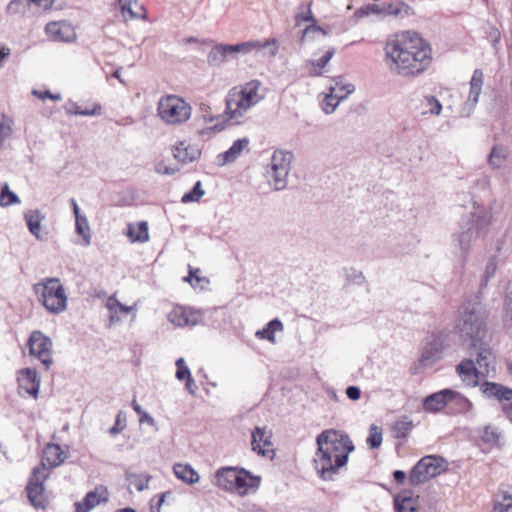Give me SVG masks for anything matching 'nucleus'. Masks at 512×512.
<instances>
[{
  "label": "nucleus",
  "mask_w": 512,
  "mask_h": 512,
  "mask_svg": "<svg viewBox=\"0 0 512 512\" xmlns=\"http://www.w3.org/2000/svg\"><path fill=\"white\" fill-rule=\"evenodd\" d=\"M505 311H506V318H509V320L512 322V291H510L506 296Z\"/></svg>",
  "instance_id": "obj_64"
},
{
  "label": "nucleus",
  "mask_w": 512,
  "mask_h": 512,
  "mask_svg": "<svg viewBox=\"0 0 512 512\" xmlns=\"http://www.w3.org/2000/svg\"><path fill=\"white\" fill-rule=\"evenodd\" d=\"M290 170L291 167L267 170L268 181L275 191H281L287 187Z\"/></svg>",
  "instance_id": "obj_27"
},
{
  "label": "nucleus",
  "mask_w": 512,
  "mask_h": 512,
  "mask_svg": "<svg viewBox=\"0 0 512 512\" xmlns=\"http://www.w3.org/2000/svg\"><path fill=\"white\" fill-rule=\"evenodd\" d=\"M382 430L375 424H372L369 428V436L366 439L367 445L371 449H377L382 443Z\"/></svg>",
  "instance_id": "obj_48"
},
{
  "label": "nucleus",
  "mask_w": 512,
  "mask_h": 512,
  "mask_svg": "<svg viewBox=\"0 0 512 512\" xmlns=\"http://www.w3.org/2000/svg\"><path fill=\"white\" fill-rule=\"evenodd\" d=\"M20 387L25 390L26 393L36 398L40 390V379L38 377L36 369L24 368L20 371L18 378Z\"/></svg>",
  "instance_id": "obj_18"
},
{
  "label": "nucleus",
  "mask_w": 512,
  "mask_h": 512,
  "mask_svg": "<svg viewBox=\"0 0 512 512\" xmlns=\"http://www.w3.org/2000/svg\"><path fill=\"white\" fill-rule=\"evenodd\" d=\"M52 340L39 330L30 334L28 339L29 353L36 357L49 370L53 364L52 359Z\"/></svg>",
  "instance_id": "obj_11"
},
{
  "label": "nucleus",
  "mask_w": 512,
  "mask_h": 512,
  "mask_svg": "<svg viewBox=\"0 0 512 512\" xmlns=\"http://www.w3.org/2000/svg\"><path fill=\"white\" fill-rule=\"evenodd\" d=\"M495 272H496V263L493 260H491L487 263V265L485 267V272H484L483 280L481 282V287L487 285L489 279L495 275Z\"/></svg>",
  "instance_id": "obj_57"
},
{
  "label": "nucleus",
  "mask_w": 512,
  "mask_h": 512,
  "mask_svg": "<svg viewBox=\"0 0 512 512\" xmlns=\"http://www.w3.org/2000/svg\"><path fill=\"white\" fill-rule=\"evenodd\" d=\"M269 49L268 55L271 57L276 56L278 53V42L275 38L266 39V40H250L245 41L238 44H228L227 49H229L230 56L235 54L246 55L251 53L252 51H262L265 49Z\"/></svg>",
  "instance_id": "obj_12"
},
{
  "label": "nucleus",
  "mask_w": 512,
  "mask_h": 512,
  "mask_svg": "<svg viewBox=\"0 0 512 512\" xmlns=\"http://www.w3.org/2000/svg\"><path fill=\"white\" fill-rule=\"evenodd\" d=\"M341 101L336 99V94H327L322 105L324 113H333Z\"/></svg>",
  "instance_id": "obj_54"
},
{
  "label": "nucleus",
  "mask_w": 512,
  "mask_h": 512,
  "mask_svg": "<svg viewBox=\"0 0 512 512\" xmlns=\"http://www.w3.org/2000/svg\"><path fill=\"white\" fill-rule=\"evenodd\" d=\"M317 451L313 459L319 478L333 481L355 450L349 435L341 430L327 429L316 437Z\"/></svg>",
  "instance_id": "obj_2"
},
{
  "label": "nucleus",
  "mask_w": 512,
  "mask_h": 512,
  "mask_svg": "<svg viewBox=\"0 0 512 512\" xmlns=\"http://www.w3.org/2000/svg\"><path fill=\"white\" fill-rule=\"evenodd\" d=\"M293 153L290 151L275 150L269 164V170L291 167Z\"/></svg>",
  "instance_id": "obj_33"
},
{
  "label": "nucleus",
  "mask_w": 512,
  "mask_h": 512,
  "mask_svg": "<svg viewBox=\"0 0 512 512\" xmlns=\"http://www.w3.org/2000/svg\"><path fill=\"white\" fill-rule=\"evenodd\" d=\"M480 390L486 398L499 402L501 404L502 412L503 406L512 403V388L500 383L484 381L480 385Z\"/></svg>",
  "instance_id": "obj_14"
},
{
  "label": "nucleus",
  "mask_w": 512,
  "mask_h": 512,
  "mask_svg": "<svg viewBox=\"0 0 512 512\" xmlns=\"http://www.w3.org/2000/svg\"><path fill=\"white\" fill-rule=\"evenodd\" d=\"M495 512H512V487L500 489L494 503Z\"/></svg>",
  "instance_id": "obj_35"
},
{
  "label": "nucleus",
  "mask_w": 512,
  "mask_h": 512,
  "mask_svg": "<svg viewBox=\"0 0 512 512\" xmlns=\"http://www.w3.org/2000/svg\"><path fill=\"white\" fill-rule=\"evenodd\" d=\"M132 408L139 415L140 423H148L151 426H155L154 418L149 413L144 411L136 400L132 401Z\"/></svg>",
  "instance_id": "obj_53"
},
{
  "label": "nucleus",
  "mask_w": 512,
  "mask_h": 512,
  "mask_svg": "<svg viewBox=\"0 0 512 512\" xmlns=\"http://www.w3.org/2000/svg\"><path fill=\"white\" fill-rule=\"evenodd\" d=\"M508 155L509 151L506 146L501 144L494 145L487 159L489 166L494 170L503 168L506 164Z\"/></svg>",
  "instance_id": "obj_26"
},
{
  "label": "nucleus",
  "mask_w": 512,
  "mask_h": 512,
  "mask_svg": "<svg viewBox=\"0 0 512 512\" xmlns=\"http://www.w3.org/2000/svg\"><path fill=\"white\" fill-rule=\"evenodd\" d=\"M43 453L42 462H47L50 467H57L64 462L63 451L58 444H47Z\"/></svg>",
  "instance_id": "obj_28"
},
{
  "label": "nucleus",
  "mask_w": 512,
  "mask_h": 512,
  "mask_svg": "<svg viewBox=\"0 0 512 512\" xmlns=\"http://www.w3.org/2000/svg\"><path fill=\"white\" fill-rule=\"evenodd\" d=\"M501 438V432L492 425H486L480 433L481 441L489 448L499 447Z\"/></svg>",
  "instance_id": "obj_34"
},
{
  "label": "nucleus",
  "mask_w": 512,
  "mask_h": 512,
  "mask_svg": "<svg viewBox=\"0 0 512 512\" xmlns=\"http://www.w3.org/2000/svg\"><path fill=\"white\" fill-rule=\"evenodd\" d=\"M65 112L69 115L98 116L101 114V105L95 104L92 109H80L76 102L68 101L64 106Z\"/></svg>",
  "instance_id": "obj_38"
},
{
  "label": "nucleus",
  "mask_w": 512,
  "mask_h": 512,
  "mask_svg": "<svg viewBox=\"0 0 512 512\" xmlns=\"http://www.w3.org/2000/svg\"><path fill=\"white\" fill-rule=\"evenodd\" d=\"M201 151L195 145H188L180 142L173 150V156L179 162L186 164L195 161L200 157Z\"/></svg>",
  "instance_id": "obj_23"
},
{
  "label": "nucleus",
  "mask_w": 512,
  "mask_h": 512,
  "mask_svg": "<svg viewBox=\"0 0 512 512\" xmlns=\"http://www.w3.org/2000/svg\"><path fill=\"white\" fill-rule=\"evenodd\" d=\"M249 144L250 140L247 137L234 141L227 151L219 155L222 158L221 165L234 162L248 148Z\"/></svg>",
  "instance_id": "obj_25"
},
{
  "label": "nucleus",
  "mask_w": 512,
  "mask_h": 512,
  "mask_svg": "<svg viewBox=\"0 0 512 512\" xmlns=\"http://www.w3.org/2000/svg\"><path fill=\"white\" fill-rule=\"evenodd\" d=\"M386 57L391 70L402 76H414L426 70L432 62L429 43L417 32L407 31L387 42Z\"/></svg>",
  "instance_id": "obj_1"
},
{
  "label": "nucleus",
  "mask_w": 512,
  "mask_h": 512,
  "mask_svg": "<svg viewBox=\"0 0 512 512\" xmlns=\"http://www.w3.org/2000/svg\"><path fill=\"white\" fill-rule=\"evenodd\" d=\"M48 478L46 463L41 462L40 465L33 468L28 483L44 485L45 480Z\"/></svg>",
  "instance_id": "obj_47"
},
{
  "label": "nucleus",
  "mask_w": 512,
  "mask_h": 512,
  "mask_svg": "<svg viewBox=\"0 0 512 512\" xmlns=\"http://www.w3.org/2000/svg\"><path fill=\"white\" fill-rule=\"evenodd\" d=\"M456 372L462 381L470 387L479 384V376L484 377V373L480 372L472 359H464L456 366Z\"/></svg>",
  "instance_id": "obj_16"
},
{
  "label": "nucleus",
  "mask_w": 512,
  "mask_h": 512,
  "mask_svg": "<svg viewBox=\"0 0 512 512\" xmlns=\"http://www.w3.org/2000/svg\"><path fill=\"white\" fill-rule=\"evenodd\" d=\"M20 203L19 197L16 195V193L12 192L8 185L5 184L2 187L1 195H0V204L3 207L10 206L13 204Z\"/></svg>",
  "instance_id": "obj_51"
},
{
  "label": "nucleus",
  "mask_w": 512,
  "mask_h": 512,
  "mask_svg": "<svg viewBox=\"0 0 512 512\" xmlns=\"http://www.w3.org/2000/svg\"><path fill=\"white\" fill-rule=\"evenodd\" d=\"M333 82L334 84L330 86V94H336V99L338 100H344L355 91V86L351 83H346L342 76L335 77Z\"/></svg>",
  "instance_id": "obj_31"
},
{
  "label": "nucleus",
  "mask_w": 512,
  "mask_h": 512,
  "mask_svg": "<svg viewBox=\"0 0 512 512\" xmlns=\"http://www.w3.org/2000/svg\"><path fill=\"white\" fill-rule=\"evenodd\" d=\"M137 481L134 483L138 491H143L148 488L151 476L149 475H135Z\"/></svg>",
  "instance_id": "obj_59"
},
{
  "label": "nucleus",
  "mask_w": 512,
  "mask_h": 512,
  "mask_svg": "<svg viewBox=\"0 0 512 512\" xmlns=\"http://www.w3.org/2000/svg\"><path fill=\"white\" fill-rule=\"evenodd\" d=\"M396 512H418V497L411 490H403L394 498Z\"/></svg>",
  "instance_id": "obj_21"
},
{
  "label": "nucleus",
  "mask_w": 512,
  "mask_h": 512,
  "mask_svg": "<svg viewBox=\"0 0 512 512\" xmlns=\"http://www.w3.org/2000/svg\"><path fill=\"white\" fill-rule=\"evenodd\" d=\"M413 428L412 420L409 417L404 416L397 420L392 426V432L395 438L402 439L406 438Z\"/></svg>",
  "instance_id": "obj_40"
},
{
  "label": "nucleus",
  "mask_w": 512,
  "mask_h": 512,
  "mask_svg": "<svg viewBox=\"0 0 512 512\" xmlns=\"http://www.w3.org/2000/svg\"><path fill=\"white\" fill-rule=\"evenodd\" d=\"M487 318L488 312L480 302L464 303L460 308L456 325L462 341L469 343L470 347L481 344L487 333Z\"/></svg>",
  "instance_id": "obj_4"
},
{
  "label": "nucleus",
  "mask_w": 512,
  "mask_h": 512,
  "mask_svg": "<svg viewBox=\"0 0 512 512\" xmlns=\"http://www.w3.org/2000/svg\"><path fill=\"white\" fill-rule=\"evenodd\" d=\"M13 120L9 116L0 113V149L4 142L9 139L13 133Z\"/></svg>",
  "instance_id": "obj_42"
},
{
  "label": "nucleus",
  "mask_w": 512,
  "mask_h": 512,
  "mask_svg": "<svg viewBox=\"0 0 512 512\" xmlns=\"http://www.w3.org/2000/svg\"><path fill=\"white\" fill-rule=\"evenodd\" d=\"M33 94L35 96H37L39 99L49 98V99L54 100V101H59L62 98L59 93L53 94L49 90H46L44 92H41V91H38V90H33Z\"/></svg>",
  "instance_id": "obj_60"
},
{
  "label": "nucleus",
  "mask_w": 512,
  "mask_h": 512,
  "mask_svg": "<svg viewBox=\"0 0 512 512\" xmlns=\"http://www.w3.org/2000/svg\"><path fill=\"white\" fill-rule=\"evenodd\" d=\"M444 336L442 333L433 334L422 348L420 365L431 367L443 357Z\"/></svg>",
  "instance_id": "obj_13"
},
{
  "label": "nucleus",
  "mask_w": 512,
  "mask_h": 512,
  "mask_svg": "<svg viewBox=\"0 0 512 512\" xmlns=\"http://www.w3.org/2000/svg\"><path fill=\"white\" fill-rule=\"evenodd\" d=\"M204 190L202 189V183L201 181H197L192 190L185 193L182 198L181 202L184 204L190 203V202H197L200 200V198L204 195Z\"/></svg>",
  "instance_id": "obj_49"
},
{
  "label": "nucleus",
  "mask_w": 512,
  "mask_h": 512,
  "mask_svg": "<svg viewBox=\"0 0 512 512\" xmlns=\"http://www.w3.org/2000/svg\"><path fill=\"white\" fill-rule=\"evenodd\" d=\"M414 14V9L407 3L401 0L393 1L392 17L404 19Z\"/></svg>",
  "instance_id": "obj_46"
},
{
  "label": "nucleus",
  "mask_w": 512,
  "mask_h": 512,
  "mask_svg": "<svg viewBox=\"0 0 512 512\" xmlns=\"http://www.w3.org/2000/svg\"><path fill=\"white\" fill-rule=\"evenodd\" d=\"M119 4L121 6L122 13H128L130 18H135L136 14L132 9V1L131 0H119Z\"/></svg>",
  "instance_id": "obj_61"
},
{
  "label": "nucleus",
  "mask_w": 512,
  "mask_h": 512,
  "mask_svg": "<svg viewBox=\"0 0 512 512\" xmlns=\"http://www.w3.org/2000/svg\"><path fill=\"white\" fill-rule=\"evenodd\" d=\"M490 223V212L483 206L474 203L473 211L462 216L459 222V231L453 236V241L461 255L466 256L477 241L485 236Z\"/></svg>",
  "instance_id": "obj_3"
},
{
  "label": "nucleus",
  "mask_w": 512,
  "mask_h": 512,
  "mask_svg": "<svg viewBox=\"0 0 512 512\" xmlns=\"http://www.w3.org/2000/svg\"><path fill=\"white\" fill-rule=\"evenodd\" d=\"M484 75L482 70L476 69L473 72V75L470 80V91L467 101L464 104L463 111L466 112L467 115L474 109L476 104L478 103L479 96L481 94L482 85H483Z\"/></svg>",
  "instance_id": "obj_17"
},
{
  "label": "nucleus",
  "mask_w": 512,
  "mask_h": 512,
  "mask_svg": "<svg viewBox=\"0 0 512 512\" xmlns=\"http://www.w3.org/2000/svg\"><path fill=\"white\" fill-rule=\"evenodd\" d=\"M175 476L188 484H194L199 481L198 473L189 464L177 463L173 467Z\"/></svg>",
  "instance_id": "obj_32"
},
{
  "label": "nucleus",
  "mask_w": 512,
  "mask_h": 512,
  "mask_svg": "<svg viewBox=\"0 0 512 512\" xmlns=\"http://www.w3.org/2000/svg\"><path fill=\"white\" fill-rule=\"evenodd\" d=\"M271 436L272 433L267 431L266 427H256L252 432V450L261 456L273 453V450L270 449L272 446Z\"/></svg>",
  "instance_id": "obj_15"
},
{
  "label": "nucleus",
  "mask_w": 512,
  "mask_h": 512,
  "mask_svg": "<svg viewBox=\"0 0 512 512\" xmlns=\"http://www.w3.org/2000/svg\"><path fill=\"white\" fill-rule=\"evenodd\" d=\"M456 401L464 410L473 408L472 402L452 389H443L427 396L423 401V408L427 412L441 411L449 401Z\"/></svg>",
  "instance_id": "obj_10"
},
{
  "label": "nucleus",
  "mask_w": 512,
  "mask_h": 512,
  "mask_svg": "<svg viewBox=\"0 0 512 512\" xmlns=\"http://www.w3.org/2000/svg\"><path fill=\"white\" fill-rule=\"evenodd\" d=\"M75 229L76 233L83 238L85 245H89L91 242L90 228L85 215L75 219Z\"/></svg>",
  "instance_id": "obj_44"
},
{
  "label": "nucleus",
  "mask_w": 512,
  "mask_h": 512,
  "mask_svg": "<svg viewBox=\"0 0 512 512\" xmlns=\"http://www.w3.org/2000/svg\"><path fill=\"white\" fill-rule=\"evenodd\" d=\"M28 229L38 240H46L47 233H41V222L43 216L39 210H29L24 215Z\"/></svg>",
  "instance_id": "obj_24"
},
{
  "label": "nucleus",
  "mask_w": 512,
  "mask_h": 512,
  "mask_svg": "<svg viewBox=\"0 0 512 512\" xmlns=\"http://www.w3.org/2000/svg\"><path fill=\"white\" fill-rule=\"evenodd\" d=\"M346 395L350 400L356 401L361 397V390L357 386H348Z\"/></svg>",
  "instance_id": "obj_62"
},
{
  "label": "nucleus",
  "mask_w": 512,
  "mask_h": 512,
  "mask_svg": "<svg viewBox=\"0 0 512 512\" xmlns=\"http://www.w3.org/2000/svg\"><path fill=\"white\" fill-rule=\"evenodd\" d=\"M169 321L179 327L196 325L197 319L191 317L183 307H175L168 315Z\"/></svg>",
  "instance_id": "obj_30"
},
{
  "label": "nucleus",
  "mask_w": 512,
  "mask_h": 512,
  "mask_svg": "<svg viewBox=\"0 0 512 512\" xmlns=\"http://www.w3.org/2000/svg\"><path fill=\"white\" fill-rule=\"evenodd\" d=\"M9 14H22L34 13L32 2L30 0H12L7 6Z\"/></svg>",
  "instance_id": "obj_41"
},
{
  "label": "nucleus",
  "mask_w": 512,
  "mask_h": 512,
  "mask_svg": "<svg viewBox=\"0 0 512 512\" xmlns=\"http://www.w3.org/2000/svg\"><path fill=\"white\" fill-rule=\"evenodd\" d=\"M426 105L429 107L430 114L439 115L442 110V104L434 96L425 97Z\"/></svg>",
  "instance_id": "obj_56"
},
{
  "label": "nucleus",
  "mask_w": 512,
  "mask_h": 512,
  "mask_svg": "<svg viewBox=\"0 0 512 512\" xmlns=\"http://www.w3.org/2000/svg\"><path fill=\"white\" fill-rule=\"evenodd\" d=\"M176 378L180 381L186 379L187 377L191 376V372L189 368L187 367L184 358H179L176 361Z\"/></svg>",
  "instance_id": "obj_55"
},
{
  "label": "nucleus",
  "mask_w": 512,
  "mask_h": 512,
  "mask_svg": "<svg viewBox=\"0 0 512 512\" xmlns=\"http://www.w3.org/2000/svg\"><path fill=\"white\" fill-rule=\"evenodd\" d=\"M107 500V491L105 489H102L101 493L98 492V489L90 491L86 494L83 501L74 504L75 512H89L95 506L102 502H107Z\"/></svg>",
  "instance_id": "obj_20"
},
{
  "label": "nucleus",
  "mask_w": 512,
  "mask_h": 512,
  "mask_svg": "<svg viewBox=\"0 0 512 512\" xmlns=\"http://www.w3.org/2000/svg\"><path fill=\"white\" fill-rule=\"evenodd\" d=\"M335 54V49L330 48L327 50L324 55L319 60H310L309 64H311L314 69L310 72L312 76H321L322 69L328 64V62L332 59Z\"/></svg>",
  "instance_id": "obj_43"
},
{
  "label": "nucleus",
  "mask_w": 512,
  "mask_h": 512,
  "mask_svg": "<svg viewBox=\"0 0 512 512\" xmlns=\"http://www.w3.org/2000/svg\"><path fill=\"white\" fill-rule=\"evenodd\" d=\"M283 330V324L278 318H274L268 322L265 328L258 330L255 336L259 339H266L271 343H275V333Z\"/></svg>",
  "instance_id": "obj_36"
},
{
  "label": "nucleus",
  "mask_w": 512,
  "mask_h": 512,
  "mask_svg": "<svg viewBox=\"0 0 512 512\" xmlns=\"http://www.w3.org/2000/svg\"><path fill=\"white\" fill-rule=\"evenodd\" d=\"M477 350L475 364L480 372L484 373V377L489 373L491 365L494 363V356L492 350L481 341L477 347H473Z\"/></svg>",
  "instance_id": "obj_22"
},
{
  "label": "nucleus",
  "mask_w": 512,
  "mask_h": 512,
  "mask_svg": "<svg viewBox=\"0 0 512 512\" xmlns=\"http://www.w3.org/2000/svg\"><path fill=\"white\" fill-rule=\"evenodd\" d=\"M28 499L35 508H44V485L27 484L26 487Z\"/></svg>",
  "instance_id": "obj_37"
},
{
  "label": "nucleus",
  "mask_w": 512,
  "mask_h": 512,
  "mask_svg": "<svg viewBox=\"0 0 512 512\" xmlns=\"http://www.w3.org/2000/svg\"><path fill=\"white\" fill-rule=\"evenodd\" d=\"M34 13L39 10H48L52 7L54 0H30Z\"/></svg>",
  "instance_id": "obj_58"
},
{
  "label": "nucleus",
  "mask_w": 512,
  "mask_h": 512,
  "mask_svg": "<svg viewBox=\"0 0 512 512\" xmlns=\"http://www.w3.org/2000/svg\"><path fill=\"white\" fill-rule=\"evenodd\" d=\"M128 236L131 238L132 242H140L144 243L148 241V225L146 222H140L137 227V232L132 226H129Z\"/></svg>",
  "instance_id": "obj_45"
},
{
  "label": "nucleus",
  "mask_w": 512,
  "mask_h": 512,
  "mask_svg": "<svg viewBox=\"0 0 512 512\" xmlns=\"http://www.w3.org/2000/svg\"><path fill=\"white\" fill-rule=\"evenodd\" d=\"M370 14H376L380 17H382V4H368L365 6L360 7L356 10L355 16L358 18H362L365 16H368Z\"/></svg>",
  "instance_id": "obj_52"
},
{
  "label": "nucleus",
  "mask_w": 512,
  "mask_h": 512,
  "mask_svg": "<svg viewBox=\"0 0 512 512\" xmlns=\"http://www.w3.org/2000/svg\"><path fill=\"white\" fill-rule=\"evenodd\" d=\"M487 34H488V39L491 41L492 45L495 47L501 37L500 31L495 27H490Z\"/></svg>",
  "instance_id": "obj_63"
},
{
  "label": "nucleus",
  "mask_w": 512,
  "mask_h": 512,
  "mask_svg": "<svg viewBox=\"0 0 512 512\" xmlns=\"http://www.w3.org/2000/svg\"><path fill=\"white\" fill-rule=\"evenodd\" d=\"M228 44H217L215 45L207 56V62L210 66L219 67L226 59L230 56Z\"/></svg>",
  "instance_id": "obj_29"
},
{
  "label": "nucleus",
  "mask_w": 512,
  "mask_h": 512,
  "mask_svg": "<svg viewBox=\"0 0 512 512\" xmlns=\"http://www.w3.org/2000/svg\"><path fill=\"white\" fill-rule=\"evenodd\" d=\"M106 308L110 312V322L120 321V317L118 316L119 312H123L128 314L131 310V306H126L120 303L115 296H110L106 302Z\"/></svg>",
  "instance_id": "obj_39"
},
{
  "label": "nucleus",
  "mask_w": 512,
  "mask_h": 512,
  "mask_svg": "<svg viewBox=\"0 0 512 512\" xmlns=\"http://www.w3.org/2000/svg\"><path fill=\"white\" fill-rule=\"evenodd\" d=\"M63 29H68L66 26H61L58 23H48L45 27L46 33L49 34L55 41H69V37H65Z\"/></svg>",
  "instance_id": "obj_50"
},
{
  "label": "nucleus",
  "mask_w": 512,
  "mask_h": 512,
  "mask_svg": "<svg viewBox=\"0 0 512 512\" xmlns=\"http://www.w3.org/2000/svg\"><path fill=\"white\" fill-rule=\"evenodd\" d=\"M447 468V462L440 456L429 455L421 458L412 468L409 482L416 486L440 475Z\"/></svg>",
  "instance_id": "obj_9"
},
{
  "label": "nucleus",
  "mask_w": 512,
  "mask_h": 512,
  "mask_svg": "<svg viewBox=\"0 0 512 512\" xmlns=\"http://www.w3.org/2000/svg\"><path fill=\"white\" fill-rule=\"evenodd\" d=\"M216 485L226 491L239 495L247 494L260 485V477L253 476L244 468L222 467L215 473Z\"/></svg>",
  "instance_id": "obj_6"
},
{
  "label": "nucleus",
  "mask_w": 512,
  "mask_h": 512,
  "mask_svg": "<svg viewBox=\"0 0 512 512\" xmlns=\"http://www.w3.org/2000/svg\"><path fill=\"white\" fill-rule=\"evenodd\" d=\"M33 290L47 311L60 314L67 308L68 297L59 278L50 277L33 286Z\"/></svg>",
  "instance_id": "obj_7"
},
{
  "label": "nucleus",
  "mask_w": 512,
  "mask_h": 512,
  "mask_svg": "<svg viewBox=\"0 0 512 512\" xmlns=\"http://www.w3.org/2000/svg\"><path fill=\"white\" fill-rule=\"evenodd\" d=\"M191 106L177 95L162 96L157 105L158 116L166 124L179 125L191 116Z\"/></svg>",
  "instance_id": "obj_8"
},
{
  "label": "nucleus",
  "mask_w": 512,
  "mask_h": 512,
  "mask_svg": "<svg viewBox=\"0 0 512 512\" xmlns=\"http://www.w3.org/2000/svg\"><path fill=\"white\" fill-rule=\"evenodd\" d=\"M311 3L308 4V10L307 12H300V13H297L296 15V21L297 23L299 21H305V22H308V21H312L313 24L307 26L304 30H303V33H302V36L300 38V43L301 44H304V42L307 40V39H312L314 38V35L315 34H321L323 36H326L327 35V32L320 26H318L315 22V18L313 17V14L311 12Z\"/></svg>",
  "instance_id": "obj_19"
},
{
  "label": "nucleus",
  "mask_w": 512,
  "mask_h": 512,
  "mask_svg": "<svg viewBox=\"0 0 512 512\" xmlns=\"http://www.w3.org/2000/svg\"><path fill=\"white\" fill-rule=\"evenodd\" d=\"M260 87L259 80H252L242 86L240 91L229 93L224 111L228 120H234L237 124L241 122L245 113L263 99V95L259 94Z\"/></svg>",
  "instance_id": "obj_5"
}]
</instances>
